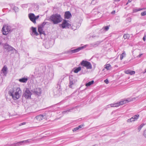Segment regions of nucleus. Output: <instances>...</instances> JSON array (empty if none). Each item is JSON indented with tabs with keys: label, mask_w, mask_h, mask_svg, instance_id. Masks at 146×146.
<instances>
[{
	"label": "nucleus",
	"mask_w": 146,
	"mask_h": 146,
	"mask_svg": "<svg viewBox=\"0 0 146 146\" xmlns=\"http://www.w3.org/2000/svg\"><path fill=\"white\" fill-rule=\"evenodd\" d=\"M146 37V34H144V36L143 38V40H144V41H145V40Z\"/></svg>",
	"instance_id": "49530a36"
},
{
	"label": "nucleus",
	"mask_w": 146,
	"mask_h": 146,
	"mask_svg": "<svg viewBox=\"0 0 146 146\" xmlns=\"http://www.w3.org/2000/svg\"><path fill=\"white\" fill-rule=\"evenodd\" d=\"M32 94L30 91L29 88H26L25 92L23 95V97L26 99H31Z\"/></svg>",
	"instance_id": "6e6552de"
},
{
	"label": "nucleus",
	"mask_w": 146,
	"mask_h": 146,
	"mask_svg": "<svg viewBox=\"0 0 146 146\" xmlns=\"http://www.w3.org/2000/svg\"><path fill=\"white\" fill-rule=\"evenodd\" d=\"M127 20L129 22H130L131 21V19L130 17H128L127 18Z\"/></svg>",
	"instance_id": "6e6d98bb"
},
{
	"label": "nucleus",
	"mask_w": 146,
	"mask_h": 146,
	"mask_svg": "<svg viewBox=\"0 0 146 146\" xmlns=\"http://www.w3.org/2000/svg\"><path fill=\"white\" fill-rule=\"evenodd\" d=\"M143 55L142 54H140L138 56V57L139 58H140L141 56Z\"/></svg>",
	"instance_id": "13d9d810"
},
{
	"label": "nucleus",
	"mask_w": 146,
	"mask_h": 146,
	"mask_svg": "<svg viewBox=\"0 0 146 146\" xmlns=\"http://www.w3.org/2000/svg\"><path fill=\"white\" fill-rule=\"evenodd\" d=\"M132 100L130 98H127L126 99H122L120 102H118L119 106L121 105H122L124 104H125L129 102H130L132 101Z\"/></svg>",
	"instance_id": "9d476101"
},
{
	"label": "nucleus",
	"mask_w": 146,
	"mask_h": 146,
	"mask_svg": "<svg viewBox=\"0 0 146 146\" xmlns=\"http://www.w3.org/2000/svg\"><path fill=\"white\" fill-rule=\"evenodd\" d=\"M95 10H96V9H93V11H92V13H93L95 15L96 14Z\"/></svg>",
	"instance_id": "4d7b16f0"
},
{
	"label": "nucleus",
	"mask_w": 146,
	"mask_h": 146,
	"mask_svg": "<svg viewBox=\"0 0 146 146\" xmlns=\"http://www.w3.org/2000/svg\"><path fill=\"white\" fill-rule=\"evenodd\" d=\"M46 69V66L44 65L41 64L40 65V67L39 69L40 72H38V74L40 73H42L45 71Z\"/></svg>",
	"instance_id": "dca6fc26"
},
{
	"label": "nucleus",
	"mask_w": 146,
	"mask_h": 146,
	"mask_svg": "<svg viewBox=\"0 0 146 146\" xmlns=\"http://www.w3.org/2000/svg\"><path fill=\"white\" fill-rule=\"evenodd\" d=\"M82 69V67L79 66L78 67L74 68L72 70V71L76 73H78L79 72L81 71Z\"/></svg>",
	"instance_id": "aec40b11"
},
{
	"label": "nucleus",
	"mask_w": 146,
	"mask_h": 146,
	"mask_svg": "<svg viewBox=\"0 0 146 146\" xmlns=\"http://www.w3.org/2000/svg\"><path fill=\"white\" fill-rule=\"evenodd\" d=\"M102 42L101 41H98L95 43L90 44L91 47H95L98 46Z\"/></svg>",
	"instance_id": "412c9836"
},
{
	"label": "nucleus",
	"mask_w": 146,
	"mask_h": 146,
	"mask_svg": "<svg viewBox=\"0 0 146 146\" xmlns=\"http://www.w3.org/2000/svg\"><path fill=\"white\" fill-rule=\"evenodd\" d=\"M80 48L79 47L78 48L70 50L66 52V53L67 54L69 53L71 54L73 53H76L78 52L79 51L81 50Z\"/></svg>",
	"instance_id": "ddd939ff"
},
{
	"label": "nucleus",
	"mask_w": 146,
	"mask_h": 146,
	"mask_svg": "<svg viewBox=\"0 0 146 146\" xmlns=\"http://www.w3.org/2000/svg\"><path fill=\"white\" fill-rule=\"evenodd\" d=\"M7 66H4L3 68L1 70L2 72L3 73V75L6 76L7 74Z\"/></svg>",
	"instance_id": "6ab92c4d"
},
{
	"label": "nucleus",
	"mask_w": 146,
	"mask_h": 146,
	"mask_svg": "<svg viewBox=\"0 0 146 146\" xmlns=\"http://www.w3.org/2000/svg\"><path fill=\"white\" fill-rule=\"evenodd\" d=\"M105 68H106L107 70H110L111 68V65L110 64H108L105 65Z\"/></svg>",
	"instance_id": "c85d7f7f"
},
{
	"label": "nucleus",
	"mask_w": 146,
	"mask_h": 146,
	"mask_svg": "<svg viewBox=\"0 0 146 146\" xmlns=\"http://www.w3.org/2000/svg\"><path fill=\"white\" fill-rule=\"evenodd\" d=\"M145 125V124L143 123L141 124L140 125H139L137 129L139 131L141 129L142 127Z\"/></svg>",
	"instance_id": "c756f323"
},
{
	"label": "nucleus",
	"mask_w": 146,
	"mask_h": 146,
	"mask_svg": "<svg viewBox=\"0 0 146 146\" xmlns=\"http://www.w3.org/2000/svg\"><path fill=\"white\" fill-rule=\"evenodd\" d=\"M42 26H41L38 25V31L40 34H41V32L43 31V29Z\"/></svg>",
	"instance_id": "a878e982"
},
{
	"label": "nucleus",
	"mask_w": 146,
	"mask_h": 146,
	"mask_svg": "<svg viewBox=\"0 0 146 146\" xmlns=\"http://www.w3.org/2000/svg\"><path fill=\"white\" fill-rule=\"evenodd\" d=\"M29 17L30 20L34 24L36 23V21L35 20V15L34 13H30L28 15Z\"/></svg>",
	"instance_id": "2eb2a0df"
},
{
	"label": "nucleus",
	"mask_w": 146,
	"mask_h": 146,
	"mask_svg": "<svg viewBox=\"0 0 146 146\" xmlns=\"http://www.w3.org/2000/svg\"><path fill=\"white\" fill-rule=\"evenodd\" d=\"M104 82L106 84H108L109 83V81L107 79H106L104 80Z\"/></svg>",
	"instance_id": "a18cd8bd"
},
{
	"label": "nucleus",
	"mask_w": 146,
	"mask_h": 146,
	"mask_svg": "<svg viewBox=\"0 0 146 146\" xmlns=\"http://www.w3.org/2000/svg\"><path fill=\"white\" fill-rule=\"evenodd\" d=\"M146 15V11L142 12L141 13V15L142 16H144Z\"/></svg>",
	"instance_id": "4c0bfd02"
},
{
	"label": "nucleus",
	"mask_w": 146,
	"mask_h": 146,
	"mask_svg": "<svg viewBox=\"0 0 146 146\" xmlns=\"http://www.w3.org/2000/svg\"><path fill=\"white\" fill-rule=\"evenodd\" d=\"M61 81H58L56 87L53 89V92L54 95L59 96L61 95L62 91L61 85Z\"/></svg>",
	"instance_id": "7ed1b4c3"
},
{
	"label": "nucleus",
	"mask_w": 146,
	"mask_h": 146,
	"mask_svg": "<svg viewBox=\"0 0 146 146\" xmlns=\"http://www.w3.org/2000/svg\"><path fill=\"white\" fill-rule=\"evenodd\" d=\"M125 55V52H124L122 54L120 55V59L121 60H122L124 57L123 55Z\"/></svg>",
	"instance_id": "c9c22d12"
},
{
	"label": "nucleus",
	"mask_w": 146,
	"mask_h": 146,
	"mask_svg": "<svg viewBox=\"0 0 146 146\" xmlns=\"http://www.w3.org/2000/svg\"><path fill=\"white\" fill-rule=\"evenodd\" d=\"M69 78L70 82L69 86L70 88H73V86L77 82V80L76 77L72 75H70Z\"/></svg>",
	"instance_id": "20e7f679"
},
{
	"label": "nucleus",
	"mask_w": 146,
	"mask_h": 146,
	"mask_svg": "<svg viewBox=\"0 0 146 146\" xmlns=\"http://www.w3.org/2000/svg\"><path fill=\"white\" fill-rule=\"evenodd\" d=\"M31 91L35 95L40 96L41 94V89L40 88H36L31 90Z\"/></svg>",
	"instance_id": "9b49d317"
},
{
	"label": "nucleus",
	"mask_w": 146,
	"mask_h": 146,
	"mask_svg": "<svg viewBox=\"0 0 146 146\" xmlns=\"http://www.w3.org/2000/svg\"><path fill=\"white\" fill-rule=\"evenodd\" d=\"M94 0H93L92 2V3H93V2H94Z\"/></svg>",
	"instance_id": "338daca9"
},
{
	"label": "nucleus",
	"mask_w": 146,
	"mask_h": 146,
	"mask_svg": "<svg viewBox=\"0 0 146 146\" xmlns=\"http://www.w3.org/2000/svg\"><path fill=\"white\" fill-rule=\"evenodd\" d=\"M110 106L111 107H118L119 106V104L118 102H117V103L111 104H110L108 105L107 106L108 108H109Z\"/></svg>",
	"instance_id": "5701e85b"
},
{
	"label": "nucleus",
	"mask_w": 146,
	"mask_h": 146,
	"mask_svg": "<svg viewBox=\"0 0 146 146\" xmlns=\"http://www.w3.org/2000/svg\"><path fill=\"white\" fill-rule=\"evenodd\" d=\"M145 72H146V68L145 69Z\"/></svg>",
	"instance_id": "774afa93"
},
{
	"label": "nucleus",
	"mask_w": 146,
	"mask_h": 146,
	"mask_svg": "<svg viewBox=\"0 0 146 146\" xmlns=\"http://www.w3.org/2000/svg\"><path fill=\"white\" fill-rule=\"evenodd\" d=\"M80 65L83 67H86L87 69H91L92 68L91 63L87 61L83 60L80 63Z\"/></svg>",
	"instance_id": "0eeeda50"
},
{
	"label": "nucleus",
	"mask_w": 146,
	"mask_h": 146,
	"mask_svg": "<svg viewBox=\"0 0 146 146\" xmlns=\"http://www.w3.org/2000/svg\"><path fill=\"white\" fill-rule=\"evenodd\" d=\"M28 80V78L27 77H24L20 78L19 79V81L20 82L22 83H26Z\"/></svg>",
	"instance_id": "4be33fe9"
},
{
	"label": "nucleus",
	"mask_w": 146,
	"mask_h": 146,
	"mask_svg": "<svg viewBox=\"0 0 146 146\" xmlns=\"http://www.w3.org/2000/svg\"><path fill=\"white\" fill-rule=\"evenodd\" d=\"M1 42L0 41V45H1Z\"/></svg>",
	"instance_id": "69168bd1"
},
{
	"label": "nucleus",
	"mask_w": 146,
	"mask_h": 146,
	"mask_svg": "<svg viewBox=\"0 0 146 146\" xmlns=\"http://www.w3.org/2000/svg\"><path fill=\"white\" fill-rule=\"evenodd\" d=\"M132 1V0H128V3H130Z\"/></svg>",
	"instance_id": "e2e57ef3"
},
{
	"label": "nucleus",
	"mask_w": 146,
	"mask_h": 146,
	"mask_svg": "<svg viewBox=\"0 0 146 146\" xmlns=\"http://www.w3.org/2000/svg\"><path fill=\"white\" fill-rule=\"evenodd\" d=\"M130 70H126V71L125 72V74H130Z\"/></svg>",
	"instance_id": "37998d69"
},
{
	"label": "nucleus",
	"mask_w": 146,
	"mask_h": 146,
	"mask_svg": "<svg viewBox=\"0 0 146 146\" xmlns=\"http://www.w3.org/2000/svg\"><path fill=\"white\" fill-rule=\"evenodd\" d=\"M1 31L3 35H6L9 33L11 32L12 31L11 30L10 26L5 25L3 27Z\"/></svg>",
	"instance_id": "423d86ee"
},
{
	"label": "nucleus",
	"mask_w": 146,
	"mask_h": 146,
	"mask_svg": "<svg viewBox=\"0 0 146 146\" xmlns=\"http://www.w3.org/2000/svg\"><path fill=\"white\" fill-rule=\"evenodd\" d=\"M143 135L145 137H146V129L144 130V131Z\"/></svg>",
	"instance_id": "3c124183"
},
{
	"label": "nucleus",
	"mask_w": 146,
	"mask_h": 146,
	"mask_svg": "<svg viewBox=\"0 0 146 146\" xmlns=\"http://www.w3.org/2000/svg\"><path fill=\"white\" fill-rule=\"evenodd\" d=\"M123 37L125 39L129 38V35L128 34H124Z\"/></svg>",
	"instance_id": "2f4dec72"
},
{
	"label": "nucleus",
	"mask_w": 146,
	"mask_h": 146,
	"mask_svg": "<svg viewBox=\"0 0 146 146\" xmlns=\"http://www.w3.org/2000/svg\"><path fill=\"white\" fill-rule=\"evenodd\" d=\"M26 123L25 122H23L19 124V126H21V125L25 124Z\"/></svg>",
	"instance_id": "c03bdc74"
},
{
	"label": "nucleus",
	"mask_w": 146,
	"mask_h": 146,
	"mask_svg": "<svg viewBox=\"0 0 146 146\" xmlns=\"http://www.w3.org/2000/svg\"><path fill=\"white\" fill-rule=\"evenodd\" d=\"M39 16L38 15L37 16H35V20L36 21V20L38 19L39 17Z\"/></svg>",
	"instance_id": "de8ad7c7"
},
{
	"label": "nucleus",
	"mask_w": 146,
	"mask_h": 146,
	"mask_svg": "<svg viewBox=\"0 0 146 146\" xmlns=\"http://www.w3.org/2000/svg\"><path fill=\"white\" fill-rule=\"evenodd\" d=\"M35 75H32V76L33 77H34V78H36L37 77H38V76H35Z\"/></svg>",
	"instance_id": "bf43d9fd"
},
{
	"label": "nucleus",
	"mask_w": 146,
	"mask_h": 146,
	"mask_svg": "<svg viewBox=\"0 0 146 146\" xmlns=\"http://www.w3.org/2000/svg\"><path fill=\"white\" fill-rule=\"evenodd\" d=\"M139 115L138 114L135 115L133 116V118L135 120H137L139 118Z\"/></svg>",
	"instance_id": "f704fd0d"
},
{
	"label": "nucleus",
	"mask_w": 146,
	"mask_h": 146,
	"mask_svg": "<svg viewBox=\"0 0 146 146\" xmlns=\"http://www.w3.org/2000/svg\"><path fill=\"white\" fill-rule=\"evenodd\" d=\"M50 19L54 24H58L61 22L62 20L60 15L57 13L52 15L50 16Z\"/></svg>",
	"instance_id": "f03ea898"
},
{
	"label": "nucleus",
	"mask_w": 146,
	"mask_h": 146,
	"mask_svg": "<svg viewBox=\"0 0 146 146\" xmlns=\"http://www.w3.org/2000/svg\"><path fill=\"white\" fill-rule=\"evenodd\" d=\"M78 129H79V128L78 127H77L74 128V129H73L72 131L73 132H74L75 131H76L77 130H78Z\"/></svg>",
	"instance_id": "79ce46f5"
},
{
	"label": "nucleus",
	"mask_w": 146,
	"mask_h": 146,
	"mask_svg": "<svg viewBox=\"0 0 146 146\" xmlns=\"http://www.w3.org/2000/svg\"><path fill=\"white\" fill-rule=\"evenodd\" d=\"M135 121V120L133 118V117H131V118L128 119L127 120V122L128 123H130L132 121Z\"/></svg>",
	"instance_id": "473e14b6"
},
{
	"label": "nucleus",
	"mask_w": 146,
	"mask_h": 146,
	"mask_svg": "<svg viewBox=\"0 0 146 146\" xmlns=\"http://www.w3.org/2000/svg\"><path fill=\"white\" fill-rule=\"evenodd\" d=\"M94 81L92 80L91 81L89 82H88L86 83L85 84V85L86 86L88 87L90 86L92 84H93L94 83Z\"/></svg>",
	"instance_id": "bb28decb"
},
{
	"label": "nucleus",
	"mask_w": 146,
	"mask_h": 146,
	"mask_svg": "<svg viewBox=\"0 0 146 146\" xmlns=\"http://www.w3.org/2000/svg\"><path fill=\"white\" fill-rule=\"evenodd\" d=\"M84 126L83 125H79L78 127V128L79 129L80 128H81L82 127H83Z\"/></svg>",
	"instance_id": "603ef678"
},
{
	"label": "nucleus",
	"mask_w": 146,
	"mask_h": 146,
	"mask_svg": "<svg viewBox=\"0 0 146 146\" xmlns=\"http://www.w3.org/2000/svg\"><path fill=\"white\" fill-rule=\"evenodd\" d=\"M40 34V35H41L42 34H43L44 35H46L45 32L44 31L41 32V34Z\"/></svg>",
	"instance_id": "5fc2aeb1"
},
{
	"label": "nucleus",
	"mask_w": 146,
	"mask_h": 146,
	"mask_svg": "<svg viewBox=\"0 0 146 146\" xmlns=\"http://www.w3.org/2000/svg\"><path fill=\"white\" fill-rule=\"evenodd\" d=\"M39 8V6L36 4H33L32 5L31 9L33 11H37L38 10Z\"/></svg>",
	"instance_id": "a211bd4d"
},
{
	"label": "nucleus",
	"mask_w": 146,
	"mask_h": 146,
	"mask_svg": "<svg viewBox=\"0 0 146 146\" xmlns=\"http://www.w3.org/2000/svg\"><path fill=\"white\" fill-rule=\"evenodd\" d=\"M44 116L42 115H39L36 116L35 117V119H36L38 121H40L43 119Z\"/></svg>",
	"instance_id": "b1692460"
},
{
	"label": "nucleus",
	"mask_w": 146,
	"mask_h": 146,
	"mask_svg": "<svg viewBox=\"0 0 146 146\" xmlns=\"http://www.w3.org/2000/svg\"><path fill=\"white\" fill-rule=\"evenodd\" d=\"M88 45L86 44L85 45L83 46L80 47H79L80 48V50H82V49L85 48L86 47L88 46Z\"/></svg>",
	"instance_id": "ea45409f"
},
{
	"label": "nucleus",
	"mask_w": 146,
	"mask_h": 146,
	"mask_svg": "<svg viewBox=\"0 0 146 146\" xmlns=\"http://www.w3.org/2000/svg\"><path fill=\"white\" fill-rule=\"evenodd\" d=\"M64 16L65 19H69L70 18L72 15L70 12L69 11H68L65 12Z\"/></svg>",
	"instance_id": "f3484780"
},
{
	"label": "nucleus",
	"mask_w": 146,
	"mask_h": 146,
	"mask_svg": "<svg viewBox=\"0 0 146 146\" xmlns=\"http://www.w3.org/2000/svg\"><path fill=\"white\" fill-rule=\"evenodd\" d=\"M130 74H131V75H133L135 73V72L134 71H130Z\"/></svg>",
	"instance_id": "a19ab883"
},
{
	"label": "nucleus",
	"mask_w": 146,
	"mask_h": 146,
	"mask_svg": "<svg viewBox=\"0 0 146 146\" xmlns=\"http://www.w3.org/2000/svg\"><path fill=\"white\" fill-rule=\"evenodd\" d=\"M31 32L30 33V34L32 36H37L39 35L37 32L36 29V27H32L31 28Z\"/></svg>",
	"instance_id": "f8f14e48"
},
{
	"label": "nucleus",
	"mask_w": 146,
	"mask_h": 146,
	"mask_svg": "<svg viewBox=\"0 0 146 146\" xmlns=\"http://www.w3.org/2000/svg\"><path fill=\"white\" fill-rule=\"evenodd\" d=\"M21 93V91L19 88H12L8 92L9 95L12 96L13 99L15 100H16L20 98V94Z\"/></svg>",
	"instance_id": "f257e3e1"
},
{
	"label": "nucleus",
	"mask_w": 146,
	"mask_h": 146,
	"mask_svg": "<svg viewBox=\"0 0 146 146\" xmlns=\"http://www.w3.org/2000/svg\"><path fill=\"white\" fill-rule=\"evenodd\" d=\"M92 38H94V37H96V38H98L99 37V36H96L95 35H93L92 36H91Z\"/></svg>",
	"instance_id": "09e8293b"
},
{
	"label": "nucleus",
	"mask_w": 146,
	"mask_h": 146,
	"mask_svg": "<svg viewBox=\"0 0 146 146\" xmlns=\"http://www.w3.org/2000/svg\"><path fill=\"white\" fill-rule=\"evenodd\" d=\"M36 72H34V73L35 74V75L36 74H37V73H36Z\"/></svg>",
	"instance_id": "0e129e2a"
},
{
	"label": "nucleus",
	"mask_w": 146,
	"mask_h": 146,
	"mask_svg": "<svg viewBox=\"0 0 146 146\" xmlns=\"http://www.w3.org/2000/svg\"><path fill=\"white\" fill-rule=\"evenodd\" d=\"M10 6L11 7H14L13 8V10L15 11V12H17L18 11V8L17 7L15 6L14 5V4H12Z\"/></svg>",
	"instance_id": "cd10ccee"
},
{
	"label": "nucleus",
	"mask_w": 146,
	"mask_h": 146,
	"mask_svg": "<svg viewBox=\"0 0 146 146\" xmlns=\"http://www.w3.org/2000/svg\"><path fill=\"white\" fill-rule=\"evenodd\" d=\"M120 0H115V2H118L120 1Z\"/></svg>",
	"instance_id": "680f3d73"
},
{
	"label": "nucleus",
	"mask_w": 146,
	"mask_h": 146,
	"mask_svg": "<svg viewBox=\"0 0 146 146\" xmlns=\"http://www.w3.org/2000/svg\"><path fill=\"white\" fill-rule=\"evenodd\" d=\"M142 9H138V10H137L136 11H140L141 10H142Z\"/></svg>",
	"instance_id": "052dcab7"
},
{
	"label": "nucleus",
	"mask_w": 146,
	"mask_h": 146,
	"mask_svg": "<svg viewBox=\"0 0 146 146\" xmlns=\"http://www.w3.org/2000/svg\"><path fill=\"white\" fill-rule=\"evenodd\" d=\"M46 24V22H44L42 23L40 25L42 26V27H43Z\"/></svg>",
	"instance_id": "58836bf2"
},
{
	"label": "nucleus",
	"mask_w": 146,
	"mask_h": 146,
	"mask_svg": "<svg viewBox=\"0 0 146 146\" xmlns=\"http://www.w3.org/2000/svg\"><path fill=\"white\" fill-rule=\"evenodd\" d=\"M3 47L4 49H5L7 52H9L11 51L12 54L14 53L15 51H17V50L15 48L7 43L4 44Z\"/></svg>",
	"instance_id": "39448f33"
},
{
	"label": "nucleus",
	"mask_w": 146,
	"mask_h": 146,
	"mask_svg": "<svg viewBox=\"0 0 146 146\" xmlns=\"http://www.w3.org/2000/svg\"><path fill=\"white\" fill-rule=\"evenodd\" d=\"M28 4L29 3H26L22 4L21 6L23 8H27L28 7Z\"/></svg>",
	"instance_id": "72a5a7b5"
},
{
	"label": "nucleus",
	"mask_w": 146,
	"mask_h": 146,
	"mask_svg": "<svg viewBox=\"0 0 146 146\" xmlns=\"http://www.w3.org/2000/svg\"><path fill=\"white\" fill-rule=\"evenodd\" d=\"M25 140L21 141L15 143H14L8 145V146H18L21 145H24L26 143L25 141Z\"/></svg>",
	"instance_id": "4468645a"
},
{
	"label": "nucleus",
	"mask_w": 146,
	"mask_h": 146,
	"mask_svg": "<svg viewBox=\"0 0 146 146\" xmlns=\"http://www.w3.org/2000/svg\"><path fill=\"white\" fill-rule=\"evenodd\" d=\"M31 139H28L25 140V142H26V143H29Z\"/></svg>",
	"instance_id": "8fccbe9b"
},
{
	"label": "nucleus",
	"mask_w": 146,
	"mask_h": 146,
	"mask_svg": "<svg viewBox=\"0 0 146 146\" xmlns=\"http://www.w3.org/2000/svg\"><path fill=\"white\" fill-rule=\"evenodd\" d=\"M81 73L79 75H81L82 74H84L87 72V70L84 67H82L81 69Z\"/></svg>",
	"instance_id": "393cba45"
},
{
	"label": "nucleus",
	"mask_w": 146,
	"mask_h": 146,
	"mask_svg": "<svg viewBox=\"0 0 146 146\" xmlns=\"http://www.w3.org/2000/svg\"><path fill=\"white\" fill-rule=\"evenodd\" d=\"M72 109H69L68 110H66L64 111H63L62 112V113L63 114H65L66 113H68V112H70V110H72Z\"/></svg>",
	"instance_id": "e433bc0d"
},
{
	"label": "nucleus",
	"mask_w": 146,
	"mask_h": 146,
	"mask_svg": "<svg viewBox=\"0 0 146 146\" xmlns=\"http://www.w3.org/2000/svg\"><path fill=\"white\" fill-rule=\"evenodd\" d=\"M68 21L65 19L64 20L62 24L59 25L60 27H61L62 29L69 28L71 27V25L68 23Z\"/></svg>",
	"instance_id": "1a4fd4ad"
},
{
	"label": "nucleus",
	"mask_w": 146,
	"mask_h": 146,
	"mask_svg": "<svg viewBox=\"0 0 146 146\" xmlns=\"http://www.w3.org/2000/svg\"><path fill=\"white\" fill-rule=\"evenodd\" d=\"M110 27V26H104L103 27L102 29H103L105 31H108L109 29V27Z\"/></svg>",
	"instance_id": "7c9ffc66"
},
{
	"label": "nucleus",
	"mask_w": 146,
	"mask_h": 146,
	"mask_svg": "<svg viewBox=\"0 0 146 146\" xmlns=\"http://www.w3.org/2000/svg\"><path fill=\"white\" fill-rule=\"evenodd\" d=\"M115 10L113 11L111 13V14L112 15H113L115 13Z\"/></svg>",
	"instance_id": "864d4df0"
}]
</instances>
